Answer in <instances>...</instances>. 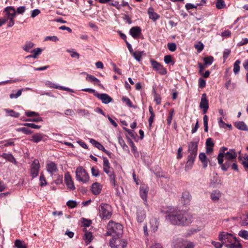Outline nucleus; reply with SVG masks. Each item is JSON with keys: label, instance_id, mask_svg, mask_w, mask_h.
Masks as SVG:
<instances>
[{"label": "nucleus", "instance_id": "1", "mask_svg": "<svg viewBox=\"0 0 248 248\" xmlns=\"http://www.w3.org/2000/svg\"><path fill=\"white\" fill-rule=\"evenodd\" d=\"M166 214V219L173 225H186L192 222L191 216L185 211L170 207Z\"/></svg>", "mask_w": 248, "mask_h": 248}, {"label": "nucleus", "instance_id": "2", "mask_svg": "<svg viewBox=\"0 0 248 248\" xmlns=\"http://www.w3.org/2000/svg\"><path fill=\"white\" fill-rule=\"evenodd\" d=\"M218 239L227 248H242V246L232 234L221 232L219 234Z\"/></svg>", "mask_w": 248, "mask_h": 248}, {"label": "nucleus", "instance_id": "3", "mask_svg": "<svg viewBox=\"0 0 248 248\" xmlns=\"http://www.w3.org/2000/svg\"><path fill=\"white\" fill-rule=\"evenodd\" d=\"M107 230L106 236L111 235L112 237H120L122 235L123 227L120 223L110 221L107 225Z\"/></svg>", "mask_w": 248, "mask_h": 248}, {"label": "nucleus", "instance_id": "4", "mask_svg": "<svg viewBox=\"0 0 248 248\" xmlns=\"http://www.w3.org/2000/svg\"><path fill=\"white\" fill-rule=\"evenodd\" d=\"M77 180L83 183H86L89 180V176L86 171L81 166L78 167L76 170Z\"/></svg>", "mask_w": 248, "mask_h": 248}, {"label": "nucleus", "instance_id": "5", "mask_svg": "<svg viewBox=\"0 0 248 248\" xmlns=\"http://www.w3.org/2000/svg\"><path fill=\"white\" fill-rule=\"evenodd\" d=\"M99 216L103 219H108L110 217L111 207L110 206L106 203H101L99 207Z\"/></svg>", "mask_w": 248, "mask_h": 248}, {"label": "nucleus", "instance_id": "6", "mask_svg": "<svg viewBox=\"0 0 248 248\" xmlns=\"http://www.w3.org/2000/svg\"><path fill=\"white\" fill-rule=\"evenodd\" d=\"M120 237H112L110 240L109 246L111 248H125L127 245V241L125 239H120Z\"/></svg>", "mask_w": 248, "mask_h": 248}, {"label": "nucleus", "instance_id": "7", "mask_svg": "<svg viewBox=\"0 0 248 248\" xmlns=\"http://www.w3.org/2000/svg\"><path fill=\"white\" fill-rule=\"evenodd\" d=\"M174 248H181L184 246L185 248H194V245L192 242H186L182 238H177L173 242Z\"/></svg>", "mask_w": 248, "mask_h": 248}, {"label": "nucleus", "instance_id": "8", "mask_svg": "<svg viewBox=\"0 0 248 248\" xmlns=\"http://www.w3.org/2000/svg\"><path fill=\"white\" fill-rule=\"evenodd\" d=\"M39 169V161L37 159H34L31 166V175L32 178H35L38 176Z\"/></svg>", "mask_w": 248, "mask_h": 248}, {"label": "nucleus", "instance_id": "9", "mask_svg": "<svg viewBox=\"0 0 248 248\" xmlns=\"http://www.w3.org/2000/svg\"><path fill=\"white\" fill-rule=\"evenodd\" d=\"M45 85L46 87H49L50 88L62 90H63V91H67V92H69L70 93L74 92V90L70 88L58 85V84L53 83L51 81H48V80L46 81L45 82Z\"/></svg>", "mask_w": 248, "mask_h": 248}, {"label": "nucleus", "instance_id": "10", "mask_svg": "<svg viewBox=\"0 0 248 248\" xmlns=\"http://www.w3.org/2000/svg\"><path fill=\"white\" fill-rule=\"evenodd\" d=\"M3 12L5 13L3 17L7 20L10 19H14L16 16V10L15 8L12 6L6 7Z\"/></svg>", "mask_w": 248, "mask_h": 248}, {"label": "nucleus", "instance_id": "11", "mask_svg": "<svg viewBox=\"0 0 248 248\" xmlns=\"http://www.w3.org/2000/svg\"><path fill=\"white\" fill-rule=\"evenodd\" d=\"M151 65L154 70L158 72L161 75H165L167 73L166 69L160 63L151 60Z\"/></svg>", "mask_w": 248, "mask_h": 248}, {"label": "nucleus", "instance_id": "12", "mask_svg": "<svg viewBox=\"0 0 248 248\" xmlns=\"http://www.w3.org/2000/svg\"><path fill=\"white\" fill-rule=\"evenodd\" d=\"M112 170V168H110L109 169L105 170L104 171L108 174L110 183V184L116 189L117 188V185L116 183V175L114 173L113 171H111Z\"/></svg>", "mask_w": 248, "mask_h": 248}, {"label": "nucleus", "instance_id": "13", "mask_svg": "<svg viewBox=\"0 0 248 248\" xmlns=\"http://www.w3.org/2000/svg\"><path fill=\"white\" fill-rule=\"evenodd\" d=\"M95 96L101 100L104 104H108L112 101L110 96L106 93H95Z\"/></svg>", "mask_w": 248, "mask_h": 248}, {"label": "nucleus", "instance_id": "14", "mask_svg": "<svg viewBox=\"0 0 248 248\" xmlns=\"http://www.w3.org/2000/svg\"><path fill=\"white\" fill-rule=\"evenodd\" d=\"M64 182L67 187L70 190H73L75 189L74 182L72 180L70 174L69 172H67L64 175Z\"/></svg>", "mask_w": 248, "mask_h": 248}, {"label": "nucleus", "instance_id": "15", "mask_svg": "<svg viewBox=\"0 0 248 248\" xmlns=\"http://www.w3.org/2000/svg\"><path fill=\"white\" fill-rule=\"evenodd\" d=\"M237 153L234 149H230L224 155V157L228 161H233L237 157Z\"/></svg>", "mask_w": 248, "mask_h": 248}, {"label": "nucleus", "instance_id": "16", "mask_svg": "<svg viewBox=\"0 0 248 248\" xmlns=\"http://www.w3.org/2000/svg\"><path fill=\"white\" fill-rule=\"evenodd\" d=\"M149 191V187L145 185H141L140 188V196L144 201L145 204L147 203V196Z\"/></svg>", "mask_w": 248, "mask_h": 248}, {"label": "nucleus", "instance_id": "17", "mask_svg": "<svg viewBox=\"0 0 248 248\" xmlns=\"http://www.w3.org/2000/svg\"><path fill=\"white\" fill-rule=\"evenodd\" d=\"M141 33V30L138 26L133 27L129 31V34L135 39L138 38Z\"/></svg>", "mask_w": 248, "mask_h": 248}, {"label": "nucleus", "instance_id": "18", "mask_svg": "<svg viewBox=\"0 0 248 248\" xmlns=\"http://www.w3.org/2000/svg\"><path fill=\"white\" fill-rule=\"evenodd\" d=\"M47 171L51 174H53L58 171L57 165L53 162H48L46 166Z\"/></svg>", "mask_w": 248, "mask_h": 248}, {"label": "nucleus", "instance_id": "19", "mask_svg": "<svg viewBox=\"0 0 248 248\" xmlns=\"http://www.w3.org/2000/svg\"><path fill=\"white\" fill-rule=\"evenodd\" d=\"M46 136L41 133H36L33 135L30 140L31 141L34 143H38L43 140Z\"/></svg>", "mask_w": 248, "mask_h": 248}, {"label": "nucleus", "instance_id": "20", "mask_svg": "<svg viewBox=\"0 0 248 248\" xmlns=\"http://www.w3.org/2000/svg\"><path fill=\"white\" fill-rule=\"evenodd\" d=\"M102 185L98 183H94L91 187V190L92 193L95 195H97L99 194L102 190Z\"/></svg>", "mask_w": 248, "mask_h": 248}, {"label": "nucleus", "instance_id": "21", "mask_svg": "<svg viewBox=\"0 0 248 248\" xmlns=\"http://www.w3.org/2000/svg\"><path fill=\"white\" fill-rule=\"evenodd\" d=\"M82 74L86 75L87 77L86 78V79L87 81L91 82L94 84H97L99 86H101V84H100V80L93 76L88 74L86 72H83Z\"/></svg>", "mask_w": 248, "mask_h": 248}, {"label": "nucleus", "instance_id": "22", "mask_svg": "<svg viewBox=\"0 0 248 248\" xmlns=\"http://www.w3.org/2000/svg\"><path fill=\"white\" fill-rule=\"evenodd\" d=\"M198 151V143L191 142L188 146V152L189 154L197 155Z\"/></svg>", "mask_w": 248, "mask_h": 248}, {"label": "nucleus", "instance_id": "23", "mask_svg": "<svg viewBox=\"0 0 248 248\" xmlns=\"http://www.w3.org/2000/svg\"><path fill=\"white\" fill-rule=\"evenodd\" d=\"M148 14L150 19L153 20L154 21H156L159 19V15L154 12V9L152 7H150L148 10Z\"/></svg>", "mask_w": 248, "mask_h": 248}, {"label": "nucleus", "instance_id": "24", "mask_svg": "<svg viewBox=\"0 0 248 248\" xmlns=\"http://www.w3.org/2000/svg\"><path fill=\"white\" fill-rule=\"evenodd\" d=\"M221 197V193L218 190H215L212 192L210 195L211 200L214 202H217Z\"/></svg>", "mask_w": 248, "mask_h": 248}, {"label": "nucleus", "instance_id": "25", "mask_svg": "<svg viewBox=\"0 0 248 248\" xmlns=\"http://www.w3.org/2000/svg\"><path fill=\"white\" fill-rule=\"evenodd\" d=\"M200 107L201 108H209L208 100L205 93H203L202 95Z\"/></svg>", "mask_w": 248, "mask_h": 248}, {"label": "nucleus", "instance_id": "26", "mask_svg": "<svg viewBox=\"0 0 248 248\" xmlns=\"http://www.w3.org/2000/svg\"><path fill=\"white\" fill-rule=\"evenodd\" d=\"M191 196L190 193L187 191L183 192L182 195V199L185 204H188L190 203Z\"/></svg>", "mask_w": 248, "mask_h": 248}, {"label": "nucleus", "instance_id": "27", "mask_svg": "<svg viewBox=\"0 0 248 248\" xmlns=\"http://www.w3.org/2000/svg\"><path fill=\"white\" fill-rule=\"evenodd\" d=\"M227 150V148L225 147H222L220 149L219 153L217 156V161L218 164H221L223 162V158L225 154L226 153L225 151Z\"/></svg>", "mask_w": 248, "mask_h": 248}, {"label": "nucleus", "instance_id": "28", "mask_svg": "<svg viewBox=\"0 0 248 248\" xmlns=\"http://www.w3.org/2000/svg\"><path fill=\"white\" fill-rule=\"evenodd\" d=\"M150 229L152 231L155 232L157 229L158 226V222L155 218H153L150 221Z\"/></svg>", "mask_w": 248, "mask_h": 248}, {"label": "nucleus", "instance_id": "29", "mask_svg": "<svg viewBox=\"0 0 248 248\" xmlns=\"http://www.w3.org/2000/svg\"><path fill=\"white\" fill-rule=\"evenodd\" d=\"M31 52L32 53V54L27 56L26 57V59L30 58H33L34 59L37 58L38 56L41 54L42 52V49L40 48L37 47L31 50Z\"/></svg>", "mask_w": 248, "mask_h": 248}, {"label": "nucleus", "instance_id": "30", "mask_svg": "<svg viewBox=\"0 0 248 248\" xmlns=\"http://www.w3.org/2000/svg\"><path fill=\"white\" fill-rule=\"evenodd\" d=\"M234 125L239 130L248 131V127L244 122H235Z\"/></svg>", "mask_w": 248, "mask_h": 248}, {"label": "nucleus", "instance_id": "31", "mask_svg": "<svg viewBox=\"0 0 248 248\" xmlns=\"http://www.w3.org/2000/svg\"><path fill=\"white\" fill-rule=\"evenodd\" d=\"M199 157L202 163L203 168H206L208 165V160L205 153H201L199 155Z\"/></svg>", "mask_w": 248, "mask_h": 248}, {"label": "nucleus", "instance_id": "32", "mask_svg": "<svg viewBox=\"0 0 248 248\" xmlns=\"http://www.w3.org/2000/svg\"><path fill=\"white\" fill-rule=\"evenodd\" d=\"M4 111L6 112L7 116H11L14 118H18L19 116V113L14 111L12 109L5 108Z\"/></svg>", "mask_w": 248, "mask_h": 248}, {"label": "nucleus", "instance_id": "33", "mask_svg": "<svg viewBox=\"0 0 248 248\" xmlns=\"http://www.w3.org/2000/svg\"><path fill=\"white\" fill-rule=\"evenodd\" d=\"M145 212L144 210H139L137 212V220L139 222H141L145 217Z\"/></svg>", "mask_w": 248, "mask_h": 248}, {"label": "nucleus", "instance_id": "34", "mask_svg": "<svg viewBox=\"0 0 248 248\" xmlns=\"http://www.w3.org/2000/svg\"><path fill=\"white\" fill-rule=\"evenodd\" d=\"M34 46V44L31 41H27L22 48L24 51L29 52Z\"/></svg>", "mask_w": 248, "mask_h": 248}, {"label": "nucleus", "instance_id": "35", "mask_svg": "<svg viewBox=\"0 0 248 248\" xmlns=\"http://www.w3.org/2000/svg\"><path fill=\"white\" fill-rule=\"evenodd\" d=\"M2 157L5 159L8 160L12 163H16V160L13 155L10 154H3Z\"/></svg>", "mask_w": 248, "mask_h": 248}, {"label": "nucleus", "instance_id": "36", "mask_svg": "<svg viewBox=\"0 0 248 248\" xmlns=\"http://www.w3.org/2000/svg\"><path fill=\"white\" fill-rule=\"evenodd\" d=\"M118 142L121 146L123 148V150L125 151H128V147L126 145L123 139L121 137H119L118 138Z\"/></svg>", "mask_w": 248, "mask_h": 248}, {"label": "nucleus", "instance_id": "37", "mask_svg": "<svg viewBox=\"0 0 248 248\" xmlns=\"http://www.w3.org/2000/svg\"><path fill=\"white\" fill-rule=\"evenodd\" d=\"M241 62L239 60H237L235 61L233 64V72L235 74H237L239 73L240 71V64Z\"/></svg>", "mask_w": 248, "mask_h": 248}, {"label": "nucleus", "instance_id": "38", "mask_svg": "<svg viewBox=\"0 0 248 248\" xmlns=\"http://www.w3.org/2000/svg\"><path fill=\"white\" fill-rule=\"evenodd\" d=\"M92 234L90 232H86L84 235V240L87 245L90 244L92 240Z\"/></svg>", "mask_w": 248, "mask_h": 248}, {"label": "nucleus", "instance_id": "39", "mask_svg": "<svg viewBox=\"0 0 248 248\" xmlns=\"http://www.w3.org/2000/svg\"><path fill=\"white\" fill-rule=\"evenodd\" d=\"M103 171L105 170L109 169L110 168V165L108 160L106 157H103Z\"/></svg>", "mask_w": 248, "mask_h": 248}, {"label": "nucleus", "instance_id": "40", "mask_svg": "<svg viewBox=\"0 0 248 248\" xmlns=\"http://www.w3.org/2000/svg\"><path fill=\"white\" fill-rule=\"evenodd\" d=\"M17 132H22L26 135H30L32 133V131L26 127H20L16 129Z\"/></svg>", "mask_w": 248, "mask_h": 248}, {"label": "nucleus", "instance_id": "41", "mask_svg": "<svg viewBox=\"0 0 248 248\" xmlns=\"http://www.w3.org/2000/svg\"><path fill=\"white\" fill-rule=\"evenodd\" d=\"M15 246L16 248H27L24 242L20 240H16Z\"/></svg>", "mask_w": 248, "mask_h": 248}, {"label": "nucleus", "instance_id": "42", "mask_svg": "<svg viewBox=\"0 0 248 248\" xmlns=\"http://www.w3.org/2000/svg\"><path fill=\"white\" fill-rule=\"evenodd\" d=\"M214 61V58L212 56L207 57L204 58V64L210 65H211Z\"/></svg>", "mask_w": 248, "mask_h": 248}, {"label": "nucleus", "instance_id": "43", "mask_svg": "<svg viewBox=\"0 0 248 248\" xmlns=\"http://www.w3.org/2000/svg\"><path fill=\"white\" fill-rule=\"evenodd\" d=\"M174 114V109H171L169 112V116L167 119V124L169 125H170L171 123V120L173 117V115Z\"/></svg>", "mask_w": 248, "mask_h": 248}, {"label": "nucleus", "instance_id": "44", "mask_svg": "<svg viewBox=\"0 0 248 248\" xmlns=\"http://www.w3.org/2000/svg\"><path fill=\"white\" fill-rule=\"evenodd\" d=\"M216 6L218 9H221L226 6V4L224 0H217Z\"/></svg>", "mask_w": 248, "mask_h": 248}, {"label": "nucleus", "instance_id": "45", "mask_svg": "<svg viewBox=\"0 0 248 248\" xmlns=\"http://www.w3.org/2000/svg\"><path fill=\"white\" fill-rule=\"evenodd\" d=\"M203 125H204V130L205 132H207L208 130V116L206 115H205L203 116Z\"/></svg>", "mask_w": 248, "mask_h": 248}, {"label": "nucleus", "instance_id": "46", "mask_svg": "<svg viewBox=\"0 0 248 248\" xmlns=\"http://www.w3.org/2000/svg\"><path fill=\"white\" fill-rule=\"evenodd\" d=\"M23 89L19 90L16 93H12L10 95V97L11 99L17 98L19 97L22 93V92Z\"/></svg>", "mask_w": 248, "mask_h": 248}, {"label": "nucleus", "instance_id": "47", "mask_svg": "<svg viewBox=\"0 0 248 248\" xmlns=\"http://www.w3.org/2000/svg\"><path fill=\"white\" fill-rule=\"evenodd\" d=\"M142 53V52H133L132 55L137 61L140 62L141 58Z\"/></svg>", "mask_w": 248, "mask_h": 248}, {"label": "nucleus", "instance_id": "48", "mask_svg": "<svg viewBox=\"0 0 248 248\" xmlns=\"http://www.w3.org/2000/svg\"><path fill=\"white\" fill-rule=\"evenodd\" d=\"M238 234L241 237L245 239H248V232L247 231L241 230L239 231Z\"/></svg>", "mask_w": 248, "mask_h": 248}, {"label": "nucleus", "instance_id": "49", "mask_svg": "<svg viewBox=\"0 0 248 248\" xmlns=\"http://www.w3.org/2000/svg\"><path fill=\"white\" fill-rule=\"evenodd\" d=\"M77 113L80 115V116H87L89 115V111L85 109H78L77 110Z\"/></svg>", "mask_w": 248, "mask_h": 248}, {"label": "nucleus", "instance_id": "50", "mask_svg": "<svg viewBox=\"0 0 248 248\" xmlns=\"http://www.w3.org/2000/svg\"><path fill=\"white\" fill-rule=\"evenodd\" d=\"M91 172L92 174L95 177H97L99 175V171L96 167H93L91 168Z\"/></svg>", "mask_w": 248, "mask_h": 248}, {"label": "nucleus", "instance_id": "51", "mask_svg": "<svg viewBox=\"0 0 248 248\" xmlns=\"http://www.w3.org/2000/svg\"><path fill=\"white\" fill-rule=\"evenodd\" d=\"M36 117L33 118H29L26 120V121L28 122H42L43 121L42 118L38 116H35Z\"/></svg>", "mask_w": 248, "mask_h": 248}, {"label": "nucleus", "instance_id": "52", "mask_svg": "<svg viewBox=\"0 0 248 248\" xmlns=\"http://www.w3.org/2000/svg\"><path fill=\"white\" fill-rule=\"evenodd\" d=\"M167 46L169 50L171 52L174 51L176 49V45L174 43H168Z\"/></svg>", "mask_w": 248, "mask_h": 248}, {"label": "nucleus", "instance_id": "53", "mask_svg": "<svg viewBox=\"0 0 248 248\" xmlns=\"http://www.w3.org/2000/svg\"><path fill=\"white\" fill-rule=\"evenodd\" d=\"M25 115L27 117H34V116H38L39 113L34 111H27L25 112Z\"/></svg>", "mask_w": 248, "mask_h": 248}, {"label": "nucleus", "instance_id": "54", "mask_svg": "<svg viewBox=\"0 0 248 248\" xmlns=\"http://www.w3.org/2000/svg\"><path fill=\"white\" fill-rule=\"evenodd\" d=\"M90 142L95 147L98 148V149H100V146H101V144H100L98 141H96L94 139H91L90 140Z\"/></svg>", "mask_w": 248, "mask_h": 248}, {"label": "nucleus", "instance_id": "55", "mask_svg": "<svg viewBox=\"0 0 248 248\" xmlns=\"http://www.w3.org/2000/svg\"><path fill=\"white\" fill-rule=\"evenodd\" d=\"M123 101L125 103L126 105H127L128 106L130 107H132V103L130 101V100L127 97L124 96L122 98Z\"/></svg>", "mask_w": 248, "mask_h": 248}, {"label": "nucleus", "instance_id": "56", "mask_svg": "<svg viewBox=\"0 0 248 248\" xmlns=\"http://www.w3.org/2000/svg\"><path fill=\"white\" fill-rule=\"evenodd\" d=\"M211 181L209 184V186L211 187H215L216 184L219 183V181L218 180L217 177H215L214 178V180H213L211 179Z\"/></svg>", "mask_w": 248, "mask_h": 248}, {"label": "nucleus", "instance_id": "57", "mask_svg": "<svg viewBox=\"0 0 248 248\" xmlns=\"http://www.w3.org/2000/svg\"><path fill=\"white\" fill-rule=\"evenodd\" d=\"M199 5V4H197L195 5L191 3H186L185 5V7L187 10H189L193 8H196Z\"/></svg>", "mask_w": 248, "mask_h": 248}, {"label": "nucleus", "instance_id": "58", "mask_svg": "<svg viewBox=\"0 0 248 248\" xmlns=\"http://www.w3.org/2000/svg\"><path fill=\"white\" fill-rule=\"evenodd\" d=\"M45 40H50L53 42H56L59 40V38L56 36H46V37Z\"/></svg>", "mask_w": 248, "mask_h": 248}, {"label": "nucleus", "instance_id": "59", "mask_svg": "<svg viewBox=\"0 0 248 248\" xmlns=\"http://www.w3.org/2000/svg\"><path fill=\"white\" fill-rule=\"evenodd\" d=\"M214 143L211 138H208L206 140V147H213Z\"/></svg>", "mask_w": 248, "mask_h": 248}, {"label": "nucleus", "instance_id": "60", "mask_svg": "<svg viewBox=\"0 0 248 248\" xmlns=\"http://www.w3.org/2000/svg\"><path fill=\"white\" fill-rule=\"evenodd\" d=\"M164 62L166 64H169L172 62V58L170 55H166L164 58Z\"/></svg>", "mask_w": 248, "mask_h": 248}, {"label": "nucleus", "instance_id": "61", "mask_svg": "<svg viewBox=\"0 0 248 248\" xmlns=\"http://www.w3.org/2000/svg\"><path fill=\"white\" fill-rule=\"evenodd\" d=\"M46 185V180L43 175H41L40 177V185L41 186H45Z\"/></svg>", "mask_w": 248, "mask_h": 248}, {"label": "nucleus", "instance_id": "62", "mask_svg": "<svg viewBox=\"0 0 248 248\" xmlns=\"http://www.w3.org/2000/svg\"><path fill=\"white\" fill-rule=\"evenodd\" d=\"M193 162L187 160V162L185 167V170L187 171L191 169L193 166Z\"/></svg>", "mask_w": 248, "mask_h": 248}, {"label": "nucleus", "instance_id": "63", "mask_svg": "<svg viewBox=\"0 0 248 248\" xmlns=\"http://www.w3.org/2000/svg\"><path fill=\"white\" fill-rule=\"evenodd\" d=\"M67 205L70 208H74L77 206V203L74 201H69L67 202Z\"/></svg>", "mask_w": 248, "mask_h": 248}, {"label": "nucleus", "instance_id": "64", "mask_svg": "<svg viewBox=\"0 0 248 248\" xmlns=\"http://www.w3.org/2000/svg\"><path fill=\"white\" fill-rule=\"evenodd\" d=\"M26 10L25 6H20L16 9V12L18 14H23Z\"/></svg>", "mask_w": 248, "mask_h": 248}]
</instances>
